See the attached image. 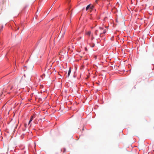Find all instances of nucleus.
I'll list each match as a JSON object with an SVG mask.
<instances>
[{
  "label": "nucleus",
  "mask_w": 154,
  "mask_h": 154,
  "mask_svg": "<svg viewBox=\"0 0 154 154\" xmlns=\"http://www.w3.org/2000/svg\"><path fill=\"white\" fill-rule=\"evenodd\" d=\"M36 116V115L34 114L31 117L30 120L29 121V123H28V125H29L31 122L33 120V119L34 118H35V117Z\"/></svg>",
  "instance_id": "1"
},
{
  "label": "nucleus",
  "mask_w": 154,
  "mask_h": 154,
  "mask_svg": "<svg viewBox=\"0 0 154 154\" xmlns=\"http://www.w3.org/2000/svg\"><path fill=\"white\" fill-rule=\"evenodd\" d=\"M71 71V67H70L69 68V70L68 73V75H67L68 77H69V75L70 74Z\"/></svg>",
  "instance_id": "2"
},
{
  "label": "nucleus",
  "mask_w": 154,
  "mask_h": 154,
  "mask_svg": "<svg viewBox=\"0 0 154 154\" xmlns=\"http://www.w3.org/2000/svg\"><path fill=\"white\" fill-rule=\"evenodd\" d=\"M90 7V5H88L86 8V10L87 11V10Z\"/></svg>",
  "instance_id": "3"
},
{
  "label": "nucleus",
  "mask_w": 154,
  "mask_h": 154,
  "mask_svg": "<svg viewBox=\"0 0 154 154\" xmlns=\"http://www.w3.org/2000/svg\"><path fill=\"white\" fill-rule=\"evenodd\" d=\"M91 32L90 31H88V32L86 33V35H90L91 34Z\"/></svg>",
  "instance_id": "4"
},
{
  "label": "nucleus",
  "mask_w": 154,
  "mask_h": 154,
  "mask_svg": "<svg viewBox=\"0 0 154 154\" xmlns=\"http://www.w3.org/2000/svg\"><path fill=\"white\" fill-rule=\"evenodd\" d=\"M52 8H51L50 9H49V10L47 12V14L48 15L49 13V12H50V11H51V9Z\"/></svg>",
  "instance_id": "5"
},
{
  "label": "nucleus",
  "mask_w": 154,
  "mask_h": 154,
  "mask_svg": "<svg viewBox=\"0 0 154 154\" xmlns=\"http://www.w3.org/2000/svg\"><path fill=\"white\" fill-rule=\"evenodd\" d=\"M98 32V30H96L95 32V34L96 35H98L97 32Z\"/></svg>",
  "instance_id": "6"
},
{
  "label": "nucleus",
  "mask_w": 154,
  "mask_h": 154,
  "mask_svg": "<svg viewBox=\"0 0 154 154\" xmlns=\"http://www.w3.org/2000/svg\"><path fill=\"white\" fill-rule=\"evenodd\" d=\"M106 30L105 29L103 30V32L102 33L103 34H104L106 32Z\"/></svg>",
  "instance_id": "7"
},
{
  "label": "nucleus",
  "mask_w": 154,
  "mask_h": 154,
  "mask_svg": "<svg viewBox=\"0 0 154 154\" xmlns=\"http://www.w3.org/2000/svg\"><path fill=\"white\" fill-rule=\"evenodd\" d=\"M65 33V31H64L62 33V35H64Z\"/></svg>",
  "instance_id": "8"
},
{
  "label": "nucleus",
  "mask_w": 154,
  "mask_h": 154,
  "mask_svg": "<svg viewBox=\"0 0 154 154\" xmlns=\"http://www.w3.org/2000/svg\"><path fill=\"white\" fill-rule=\"evenodd\" d=\"M99 29H103V28H102V27H99Z\"/></svg>",
  "instance_id": "9"
},
{
  "label": "nucleus",
  "mask_w": 154,
  "mask_h": 154,
  "mask_svg": "<svg viewBox=\"0 0 154 154\" xmlns=\"http://www.w3.org/2000/svg\"><path fill=\"white\" fill-rule=\"evenodd\" d=\"M94 45H93L92 46V47H93L94 46Z\"/></svg>",
  "instance_id": "10"
},
{
  "label": "nucleus",
  "mask_w": 154,
  "mask_h": 154,
  "mask_svg": "<svg viewBox=\"0 0 154 154\" xmlns=\"http://www.w3.org/2000/svg\"><path fill=\"white\" fill-rule=\"evenodd\" d=\"M19 29V27H18L17 28V29L18 30Z\"/></svg>",
  "instance_id": "11"
},
{
  "label": "nucleus",
  "mask_w": 154,
  "mask_h": 154,
  "mask_svg": "<svg viewBox=\"0 0 154 154\" xmlns=\"http://www.w3.org/2000/svg\"><path fill=\"white\" fill-rule=\"evenodd\" d=\"M102 33H100V36L101 35V34Z\"/></svg>",
  "instance_id": "12"
},
{
  "label": "nucleus",
  "mask_w": 154,
  "mask_h": 154,
  "mask_svg": "<svg viewBox=\"0 0 154 154\" xmlns=\"http://www.w3.org/2000/svg\"><path fill=\"white\" fill-rule=\"evenodd\" d=\"M95 26H97V24H95Z\"/></svg>",
  "instance_id": "13"
},
{
  "label": "nucleus",
  "mask_w": 154,
  "mask_h": 154,
  "mask_svg": "<svg viewBox=\"0 0 154 154\" xmlns=\"http://www.w3.org/2000/svg\"><path fill=\"white\" fill-rule=\"evenodd\" d=\"M95 26H97V24H95Z\"/></svg>",
  "instance_id": "14"
},
{
  "label": "nucleus",
  "mask_w": 154,
  "mask_h": 154,
  "mask_svg": "<svg viewBox=\"0 0 154 154\" xmlns=\"http://www.w3.org/2000/svg\"><path fill=\"white\" fill-rule=\"evenodd\" d=\"M38 11H39L38 10H37V12H38Z\"/></svg>",
  "instance_id": "15"
},
{
  "label": "nucleus",
  "mask_w": 154,
  "mask_h": 154,
  "mask_svg": "<svg viewBox=\"0 0 154 154\" xmlns=\"http://www.w3.org/2000/svg\"><path fill=\"white\" fill-rule=\"evenodd\" d=\"M37 15H36V17H37Z\"/></svg>",
  "instance_id": "16"
},
{
  "label": "nucleus",
  "mask_w": 154,
  "mask_h": 154,
  "mask_svg": "<svg viewBox=\"0 0 154 154\" xmlns=\"http://www.w3.org/2000/svg\"><path fill=\"white\" fill-rule=\"evenodd\" d=\"M3 28V26H2V29Z\"/></svg>",
  "instance_id": "17"
},
{
  "label": "nucleus",
  "mask_w": 154,
  "mask_h": 154,
  "mask_svg": "<svg viewBox=\"0 0 154 154\" xmlns=\"http://www.w3.org/2000/svg\"><path fill=\"white\" fill-rule=\"evenodd\" d=\"M98 0H96V2H97Z\"/></svg>",
  "instance_id": "18"
},
{
  "label": "nucleus",
  "mask_w": 154,
  "mask_h": 154,
  "mask_svg": "<svg viewBox=\"0 0 154 154\" xmlns=\"http://www.w3.org/2000/svg\"><path fill=\"white\" fill-rule=\"evenodd\" d=\"M60 34H61V32L60 33V34H59V35H60Z\"/></svg>",
  "instance_id": "19"
},
{
  "label": "nucleus",
  "mask_w": 154,
  "mask_h": 154,
  "mask_svg": "<svg viewBox=\"0 0 154 154\" xmlns=\"http://www.w3.org/2000/svg\"><path fill=\"white\" fill-rule=\"evenodd\" d=\"M60 34H61V32L60 33V34H59V35H60Z\"/></svg>",
  "instance_id": "20"
}]
</instances>
